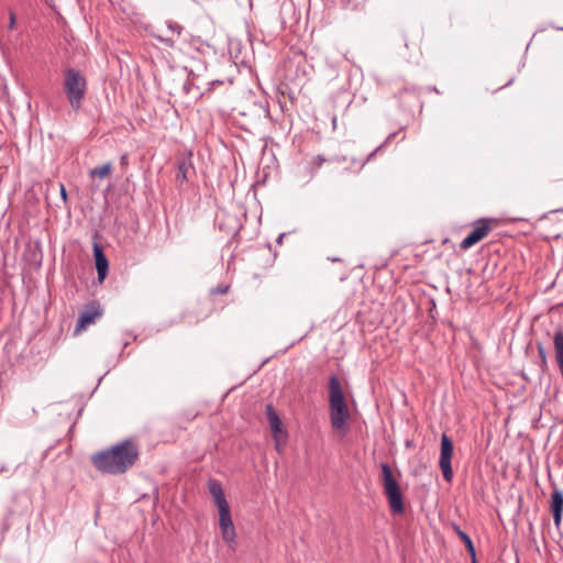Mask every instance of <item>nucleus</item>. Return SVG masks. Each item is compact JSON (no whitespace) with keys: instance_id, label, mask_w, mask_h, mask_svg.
<instances>
[{"instance_id":"obj_8","label":"nucleus","mask_w":563,"mask_h":563,"mask_svg":"<svg viewBox=\"0 0 563 563\" xmlns=\"http://www.w3.org/2000/svg\"><path fill=\"white\" fill-rule=\"evenodd\" d=\"M93 256H95L96 268H97V273H98V280L100 283H102L108 274L109 262H108L107 257L104 256L102 249L97 243L93 244Z\"/></svg>"},{"instance_id":"obj_21","label":"nucleus","mask_w":563,"mask_h":563,"mask_svg":"<svg viewBox=\"0 0 563 563\" xmlns=\"http://www.w3.org/2000/svg\"><path fill=\"white\" fill-rule=\"evenodd\" d=\"M121 164H122V165L126 164V156H123V157L121 158Z\"/></svg>"},{"instance_id":"obj_6","label":"nucleus","mask_w":563,"mask_h":563,"mask_svg":"<svg viewBox=\"0 0 563 563\" xmlns=\"http://www.w3.org/2000/svg\"><path fill=\"white\" fill-rule=\"evenodd\" d=\"M452 456H453V442L446 434H442L439 466L441 468L444 479L449 483L453 478V470L451 466Z\"/></svg>"},{"instance_id":"obj_9","label":"nucleus","mask_w":563,"mask_h":563,"mask_svg":"<svg viewBox=\"0 0 563 563\" xmlns=\"http://www.w3.org/2000/svg\"><path fill=\"white\" fill-rule=\"evenodd\" d=\"M550 510L556 527H560L563 514V493L554 489L551 495Z\"/></svg>"},{"instance_id":"obj_19","label":"nucleus","mask_w":563,"mask_h":563,"mask_svg":"<svg viewBox=\"0 0 563 563\" xmlns=\"http://www.w3.org/2000/svg\"><path fill=\"white\" fill-rule=\"evenodd\" d=\"M15 23H16V19H15V14L13 12H10L9 14V29L10 30H13L15 27Z\"/></svg>"},{"instance_id":"obj_18","label":"nucleus","mask_w":563,"mask_h":563,"mask_svg":"<svg viewBox=\"0 0 563 563\" xmlns=\"http://www.w3.org/2000/svg\"><path fill=\"white\" fill-rule=\"evenodd\" d=\"M167 26L170 31H173L174 33H176L177 35H180L181 33V26L175 22H168L167 23Z\"/></svg>"},{"instance_id":"obj_16","label":"nucleus","mask_w":563,"mask_h":563,"mask_svg":"<svg viewBox=\"0 0 563 563\" xmlns=\"http://www.w3.org/2000/svg\"><path fill=\"white\" fill-rule=\"evenodd\" d=\"M274 439V442H275V449L278 453H282L285 445H286V440H287V433L283 434V435H275L273 437Z\"/></svg>"},{"instance_id":"obj_5","label":"nucleus","mask_w":563,"mask_h":563,"mask_svg":"<svg viewBox=\"0 0 563 563\" xmlns=\"http://www.w3.org/2000/svg\"><path fill=\"white\" fill-rule=\"evenodd\" d=\"M382 470V484L384 487V493L387 497L389 507L395 514L404 512V501L402 494L399 488V484L395 476L393 475V471L390 466L386 463L380 464Z\"/></svg>"},{"instance_id":"obj_4","label":"nucleus","mask_w":563,"mask_h":563,"mask_svg":"<svg viewBox=\"0 0 563 563\" xmlns=\"http://www.w3.org/2000/svg\"><path fill=\"white\" fill-rule=\"evenodd\" d=\"M64 91L67 100L74 110H78L85 99L87 91V79L85 75L75 68L64 70Z\"/></svg>"},{"instance_id":"obj_17","label":"nucleus","mask_w":563,"mask_h":563,"mask_svg":"<svg viewBox=\"0 0 563 563\" xmlns=\"http://www.w3.org/2000/svg\"><path fill=\"white\" fill-rule=\"evenodd\" d=\"M228 291H229V285H222V286L212 288L211 294L212 295H223V294H227Z\"/></svg>"},{"instance_id":"obj_20","label":"nucleus","mask_w":563,"mask_h":563,"mask_svg":"<svg viewBox=\"0 0 563 563\" xmlns=\"http://www.w3.org/2000/svg\"><path fill=\"white\" fill-rule=\"evenodd\" d=\"M59 189H60V196L63 198L64 201L67 200V192H66V188L63 184L59 185Z\"/></svg>"},{"instance_id":"obj_12","label":"nucleus","mask_w":563,"mask_h":563,"mask_svg":"<svg viewBox=\"0 0 563 563\" xmlns=\"http://www.w3.org/2000/svg\"><path fill=\"white\" fill-rule=\"evenodd\" d=\"M190 169V164L189 162L187 161H181L178 163V170H177V174H176V183L178 184V186H181L185 181L188 180V176H187V173L188 170Z\"/></svg>"},{"instance_id":"obj_13","label":"nucleus","mask_w":563,"mask_h":563,"mask_svg":"<svg viewBox=\"0 0 563 563\" xmlns=\"http://www.w3.org/2000/svg\"><path fill=\"white\" fill-rule=\"evenodd\" d=\"M112 170V165L111 163H106L101 166H98V167H95L92 168L89 174L91 177H98V178H106L110 175Z\"/></svg>"},{"instance_id":"obj_14","label":"nucleus","mask_w":563,"mask_h":563,"mask_svg":"<svg viewBox=\"0 0 563 563\" xmlns=\"http://www.w3.org/2000/svg\"><path fill=\"white\" fill-rule=\"evenodd\" d=\"M102 314V310L100 309V306L97 303H92L89 306L88 310L82 312L79 317H100Z\"/></svg>"},{"instance_id":"obj_7","label":"nucleus","mask_w":563,"mask_h":563,"mask_svg":"<svg viewBox=\"0 0 563 563\" xmlns=\"http://www.w3.org/2000/svg\"><path fill=\"white\" fill-rule=\"evenodd\" d=\"M490 230L492 227L489 220L482 219L477 221L474 229L461 242V249L468 250L470 247L482 241L484 238H486Z\"/></svg>"},{"instance_id":"obj_22","label":"nucleus","mask_w":563,"mask_h":563,"mask_svg":"<svg viewBox=\"0 0 563 563\" xmlns=\"http://www.w3.org/2000/svg\"><path fill=\"white\" fill-rule=\"evenodd\" d=\"M52 0H46L47 3H49Z\"/></svg>"},{"instance_id":"obj_2","label":"nucleus","mask_w":563,"mask_h":563,"mask_svg":"<svg viewBox=\"0 0 563 563\" xmlns=\"http://www.w3.org/2000/svg\"><path fill=\"white\" fill-rule=\"evenodd\" d=\"M329 415L333 431L340 435L349 432L350 409L340 379L333 375L329 379Z\"/></svg>"},{"instance_id":"obj_1","label":"nucleus","mask_w":563,"mask_h":563,"mask_svg":"<svg viewBox=\"0 0 563 563\" xmlns=\"http://www.w3.org/2000/svg\"><path fill=\"white\" fill-rule=\"evenodd\" d=\"M137 459V445L131 440H125L92 454L91 463L99 472L123 474L135 464Z\"/></svg>"},{"instance_id":"obj_11","label":"nucleus","mask_w":563,"mask_h":563,"mask_svg":"<svg viewBox=\"0 0 563 563\" xmlns=\"http://www.w3.org/2000/svg\"><path fill=\"white\" fill-rule=\"evenodd\" d=\"M453 529L456 532V534L460 537L462 542L465 544L467 552L472 556V563H476L475 547L473 544L472 539L464 531H462L459 526H454Z\"/></svg>"},{"instance_id":"obj_3","label":"nucleus","mask_w":563,"mask_h":563,"mask_svg":"<svg viewBox=\"0 0 563 563\" xmlns=\"http://www.w3.org/2000/svg\"><path fill=\"white\" fill-rule=\"evenodd\" d=\"M208 489L219 511V526L223 541L235 549L236 531L232 521L230 505L227 501L221 484L217 479L208 482Z\"/></svg>"},{"instance_id":"obj_15","label":"nucleus","mask_w":563,"mask_h":563,"mask_svg":"<svg viewBox=\"0 0 563 563\" xmlns=\"http://www.w3.org/2000/svg\"><path fill=\"white\" fill-rule=\"evenodd\" d=\"M96 319H79L75 328L74 334L78 335L81 331L86 330L87 327L92 324Z\"/></svg>"},{"instance_id":"obj_10","label":"nucleus","mask_w":563,"mask_h":563,"mask_svg":"<svg viewBox=\"0 0 563 563\" xmlns=\"http://www.w3.org/2000/svg\"><path fill=\"white\" fill-rule=\"evenodd\" d=\"M266 416L269 423V428L272 431V435H283L287 433L283 427V422L278 416V413L275 411L273 405L268 404L266 405Z\"/></svg>"}]
</instances>
